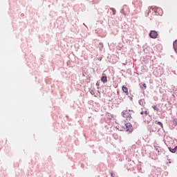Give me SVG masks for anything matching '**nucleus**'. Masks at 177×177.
Returning <instances> with one entry per match:
<instances>
[{"mask_svg":"<svg viewBox=\"0 0 177 177\" xmlns=\"http://www.w3.org/2000/svg\"><path fill=\"white\" fill-rule=\"evenodd\" d=\"M122 117H124V118H127V120H130V118H132V117H131V113L128 112V110L123 111L122 112Z\"/></svg>","mask_w":177,"mask_h":177,"instance_id":"1","label":"nucleus"},{"mask_svg":"<svg viewBox=\"0 0 177 177\" xmlns=\"http://www.w3.org/2000/svg\"><path fill=\"white\" fill-rule=\"evenodd\" d=\"M125 127L126 132H129V133H131V132H132L133 131L132 124H131V123H127L125 124Z\"/></svg>","mask_w":177,"mask_h":177,"instance_id":"2","label":"nucleus"},{"mask_svg":"<svg viewBox=\"0 0 177 177\" xmlns=\"http://www.w3.org/2000/svg\"><path fill=\"white\" fill-rule=\"evenodd\" d=\"M158 35V33H157V32L155 30H151L149 33V37H151V38H153V39L157 38Z\"/></svg>","mask_w":177,"mask_h":177,"instance_id":"3","label":"nucleus"},{"mask_svg":"<svg viewBox=\"0 0 177 177\" xmlns=\"http://www.w3.org/2000/svg\"><path fill=\"white\" fill-rule=\"evenodd\" d=\"M101 81L102 82H103V84H106V82H107V76L106 75V74L103 73L102 76L101 77Z\"/></svg>","mask_w":177,"mask_h":177,"instance_id":"4","label":"nucleus"},{"mask_svg":"<svg viewBox=\"0 0 177 177\" xmlns=\"http://www.w3.org/2000/svg\"><path fill=\"white\" fill-rule=\"evenodd\" d=\"M173 48H174L175 52L177 53V40H175V41H174Z\"/></svg>","mask_w":177,"mask_h":177,"instance_id":"5","label":"nucleus"},{"mask_svg":"<svg viewBox=\"0 0 177 177\" xmlns=\"http://www.w3.org/2000/svg\"><path fill=\"white\" fill-rule=\"evenodd\" d=\"M122 89L124 93H127L128 95V88L125 87L124 86H122Z\"/></svg>","mask_w":177,"mask_h":177,"instance_id":"6","label":"nucleus"},{"mask_svg":"<svg viewBox=\"0 0 177 177\" xmlns=\"http://www.w3.org/2000/svg\"><path fill=\"white\" fill-rule=\"evenodd\" d=\"M138 103L140 106H143V104H145V100L143 99L139 100Z\"/></svg>","mask_w":177,"mask_h":177,"instance_id":"7","label":"nucleus"},{"mask_svg":"<svg viewBox=\"0 0 177 177\" xmlns=\"http://www.w3.org/2000/svg\"><path fill=\"white\" fill-rule=\"evenodd\" d=\"M155 122H156V124H157V125H160V127H161V128H164V125L162 124V122H157V121H156Z\"/></svg>","mask_w":177,"mask_h":177,"instance_id":"8","label":"nucleus"},{"mask_svg":"<svg viewBox=\"0 0 177 177\" xmlns=\"http://www.w3.org/2000/svg\"><path fill=\"white\" fill-rule=\"evenodd\" d=\"M169 151H171V153H176V151L175 150V148L169 147Z\"/></svg>","mask_w":177,"mask_h":177,"instance_id":"9","label":"nucleus"},{"mask_svg":"<svg viewBox=\"0 0 177 177\" xmlns=\"http://www.w3.org/2000/svg\"><path fill=\"white\" fill-rule=\"evenodd\" d=\"M151 9H152V10H154V12H158V10H160V9L161 8H154L153 7H150Z\"/></svg>","mask_w":177,"mask_h":177,"instance_id":"10","label":"nucleus"},{"mask_svg":"<svg viewBox=\"0 0 177 177\" xmlns=\"http://www.w3.org/2000/svg\"><path fill=\"white\" fill-rule=\"evenodd\" d=\"M99 45L100 46V50H103V43L100 42Z\"/></svg>","mask_w":177,"mask_h":177,"instance_id":"11","label":"nucleus"},{"mask_svg":"<svg viewBox=\"0 0 177 177\" xmlns=\"http://www.w3.org/2000/svg\"><path fill=\"white\" fill-rule=\"evenodd\" d=\"M152 108L153 109V110H156V111H158V110H160V109H158V107H157L156 105V106H152Z\"/></svg>","mask_w":177,"mask_h":177,"instance_id":"12","label":"nucleus"},{"mask_svg":"<svg viewBox=\"0 0 177 177\" xmlns=\"http://www.w3.org/2000/svg\"><path fill=\"white\" fill-rule=\"evenodd\" d=\"M173 124H174V125H175V127H176V125H177V119H174Z\"/></svg>","mask_w":177,"mask_h":177,"instance_id":"13","label":"nucleus"},{"mask_svg":"<svg viewBox=\"0 0 177 177\" xmlns=\"http://www.w3.org/2000/svg\"><path fill=\"white\" fill-rule=\"evenodd\" d=\"M110 9H111V10H112L113 15H115V9L113 8H111Z\"/></svg>","mask_w":177,"mask_h":177,"instance_id":"14","label":"nucleus"},{"mask_svg":"<svg viewBox=\"0 0 177 177\" xmlns=\"http://www.w3.org/2000/svg\"><path fill=\"white\" fill-rule=\"evenodd\" d=\"M90 93H91V95H95V91L94 90L90 91Z\"/></svg>","mask_w":177,"mask_h":177,"instance_id":"15","label":"nucleus"},{"mask_svg":"<svg viewBox=\"0 0 177 177\" xmlns=\"http://www.w3.org/2000/svg\"><path fill=\"white\" fill-rule=\"evenodd\" d=\"M144 114H145V117H146V115H147V114H149V112H147V111H144Z\"/></svg>","mask_w":177,"mask_h":177,"instance_id":"16","label":"nucleus"},{"mask_svg":"<svg viewBox=\"0 0 177 177\" xmlns=\"http://www.w3.org/2000/svg\"><path fill=\"white\" fill-rule=\"evenodd\" d=\"M111 176L114 177V176H115V175L114 174L111 173Z\"/></svg>","mask_w":177,"mask_h":177,"instance_id":"17","label":"nucleus"},{"mask_svg":"<svg viewBox=\"0 0 177 177\" xmlns=\"http://www.w3.org/2000/svg\"><path fill=\"white\" fill-rule=\"evenodd\" d=\"M140 114H141V115H143V114H145V112H144V111H142V112H140Z\"/></svg>","mask_w":177,"mask_h":177,"instance_id":"18","label":"nucleus"},{"mask_svg":"<svg viewBox=\"0 0 177 177\" xmlns=\"http://www.w3.org/2000/svg\"><path fill=\"white\" fill-rule=\"evenodd\" d=\"M121 13H124V9H122Z\"/></svg>","mask_w":177,"mask_h":177,"instance_id":"19","label":"nucleus"},{"mask_svg":"<svg viewBox=\"0 0 177 177\" xmlns=\"http://www.w3.org/2000/svg\"><path fill=\"white\" fill-rule=\"evenodd\" d=\"M143 86H144L145 88H147L146 84H143Z\"/></svg>","mask_w":177,"mask_h":177,"instance_id":"20","label":"nucleus"},{"mask_svg":"<svg viewBox=\"0 0 177 177\" xmlns=\"http://www.w3.org/2000/svg\"><path fill=\"white\" fill-rule=\"evenodd\" d=\"M156 150H158V147H156Z\"/></svg>","mask_w":177,"mask_h":177,"instance_id":"21","label":"nucleus"},{"mask_svg":"<svg viewBox=\"0 0 177 177\" xmlns=\"http://www.w3.org/2000/svg\"><path fill=\"white\" fill-rule=\"evenodd\" d=\"M174 149H175V150L176 151V149H177V146H176V147H174Z\"/></svg>","mask_w":177,"mask_h":177,"instance_id":"22","label":"nucleus"},{"mask_svg":"<svg viewBox=\"0 0 177 177\" xmlns=\"http://www.w3.org/2000/svg\"><path fill=\"white\" fill-rule=\"evenodd\" d=\"M94 96H95V97H97V95H95Z\"/></svg>","mask_w":177,"mask_h":177,"instance_id":"23","label":"nucleus"},{"mask_svg":"<svg viewBox=\"0 0 177 177\" xmlns=\"http://www.w3.org/2000/svg\"><path fill=\"white\" fill-rule=\"evenodd\" d=\"M128 111H131V109H129Z\"/></svg>","mask_w":177,"mask_h":177,"instance_id":"24","label":"nucleus"}]
</instances>
